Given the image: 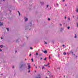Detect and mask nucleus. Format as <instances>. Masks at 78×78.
<instances>
[{
    "label": "nucleus",
    "mask_w": 78,
    "mask_h": 78,
    "mask_svg": "<svg viewBox=\"0 0 78 78\" xmlns=\"http://www.w3.org/2000/svg\"><path fill=\"white\" fill-rule=\"evenodd\" d=\"M48 72H49V73H48V75L49 77H53V76L51 75V73H50V72L49 71H48Z\"/></svg>",
    "instance_id": "nucleus-1"
},
{
    "label": "nucleus",
    "mask_w": 78,
    "mask_h": 78,
    "mask_svg": "<svg viewBox=\"0 0 78 78\" xmlns=\"http://www.w3.org/2000/svg\"><path fill=\"white\" fill-rule=\"evenodd\" d=\"M28 69H30V68H31V66H30V63H28Z\"/></svg>",
    "instance_id": "nucleus-2"
},
{
    "label": "nucleus",
    "mask_w": 78,
    "mask_h": 78,
    "mask_svg": "<svg viewBox=\"0 0 78 78\" xmlns=\"http://www.w3.org/2000/svg\"><path fill=\"white\" fill-rule=\"evenodd\" d=\"M36 78H41L40 74H38L37 76V77Z\"/></svg>",
    "instance_id": "nucleus-3"
},
{
    "label": "nucleus",
    "mask_w": 78,
    "mask_h": 78,
    "mask_svg": "<svg viewBox=\"0 0 78 78\" xmlns=\"http://www.w3.org/2000/svg\"><path fill=\"white\" fill-rule=\"evenodd\" d=\"M43 51L44 53H47V51Z\"/></svg>",
    "instance_id": "nucleus-4"
},
{
    "label": "nucleus",
    "mask_w": 78,
    "mask_h": 78,
    "mask_svg": "<svg viewBox=\"0 0 78 78\" xmlns=\"http://www.w3.org/2000/svg\"><path fill=\"white\" fill-rule=\"evenodd\" d=\"M0 26H1V27H2V25L3 23H1V22H0Z\"/></svg>",
    "instance_id": "nucleus-5"
},
{
    "label": "nucleus",
    "mask_w": 78,
    "mask_h": 78,
    "mask_svg": "<svg viewBox=\"0 0 78 78\" xmlns=\"http://www.w3.org/2000/svg\"><path fill=\"white\" fill-rule=\"evenodd\" d=\"M63 54L64 55H67V53H66L65 52L63 53Z\"/></svg>",
    "instance_id": "nucleus-6"
},
{
    "label": "nucleus",
    "mask_w": 78,
    "mask_h": 78,
    "mask_svg": "<svg viewBox=\"0 0 78 78\" xmlns=\"http://www.w3.org/2000/svg\"><path fill=\"white\" fill-rule=\"evenodd\" d=\"M28 20V18H26L25 20V22H27Z\"/></svg>",
    "instance_id": "nucleus-7"
},
{
    "label": "nucleus",
    "mask_w": 78,
    "mask_h": 78,
    "mask_svg": "<svg viewBox=\"0 0 78 78\" xmlns=\"http://www.w3.org/2000/svg\"><path fill=\"white\" fill-rule=\"evenodd\" d=\"M23 65H24L23 64V65H21V66H20V68L22 67H23Z\"/></svg>",
    "instance_id": "nucleus-8"
},
{
    "label": "nucleus",
    "mask_w": 78,
    "mask_h": 78,
    "mask_svg": "<svg viewBox=\"0 0 78 78\" xmlns=\"http://www.w3.org/2000/svg\"><path fill=\"white\" fill-rule=\"evenodd\" d=\"M3 45H1L0 46V47L1 48H3Z\"/></svg>",
    "instance_id": "nucleus-9"
},
{
    "label": "nucleus",
    "mask_w": 78,
    "mask_h": 78,
    "mask_svg": "<svg viewBox=\"0 0 78 78\" xmlns=\"http://www.w3.org/2000/svg\"><path fill=\"white\" fill-rule=\"evenodd\" d=\"M18 12L19 13V16H20V12L19 11H18Z\"/></svg>",
    "instance_id": "nucleus-10"
},
{
    "label": "nucleus",
    "mask_w": 78,
    "mask_h": 78,
    "mask_svg": "<svg viewBox=\"0 0 78 78\" xmlns=\"http://www.w3.org/2000/svg\"><path fill=\"white\" fill-rule=\"evenodd\" d=\"M40 56H42V53H40L39 54Z\"/></svg>",
    "instance_id": "nucleus-11"
},
{
    "label": "nucleus",
    "mask_w": 78,
    "mask_h": 78,
    "mask_svg": "<svg viewBox=\"0 0 78 78\" xmlns=\"http://www.w3.org/2000/svg\"><path fill=\"white\" fill-rule=\"evenodd\" d=\"M44 61L45 60H47V58H44Z\"/></svg>",
    "instance_id": "nucleus-12"
},
{
    "label": "nucleus",
    "mask_w": 78,
    "mask_h": 78,
    "mask_svg": "<svg viewBox=\"0 0 78 78\" xmlns=\"http://www.w3.org/2000/svg\"><path fill=\"white\" fill-rule=\"evenodd\" d=\"M68 20H69V21H70V18L69 17L68 18Z\"/></svg>",
    "instance_id": "nucleus-13"
},
{
    "label": "nucleus",
    "mask_w": 78,
    "mask_h": 78,
    "mask_svg": "<svg viewBox=\"0 0 78 78\" xmlns=\"http://www.w3.org/2000/svg\"><path fill=\"white\" fill-rule=\"evenodd\" d=\"M76 34H75V38H76Z\"/></svg>",
    "instance_id": "nucleus-14"
},
{
    "label": "nucleus",
    "mask_w": 78,
    "mask_h": 78,
    "mask_svg": "<svg viewBox=\"0 0 78 78\" xmlns=\"http://www.w3.org/2000/svg\"><path fill=\"white\" fill-rule=\"evenodd\" d=\"M31 60H32V62H33V58H31Z\"/></svg>",
    "instance_id": "nucleus-15"
},
{
    "label": "nucleus",
    "mask_w": 78,
    "mask_h": 78,
    "mask_svg": "<svg viewBox=\"0 0 78 78\" xmlns=\"http://www.w3.org/2000/svg\"><path fill=\"white\" fill-rule=\"evenodd\" d=\"M7 30V31H9V28H6Z\"/></svg>",
    "instance_id": "nucleus-16"
},
{
    "label": "nucleus",
    "mask_w": 78,
    "mask_h": 78,
    "mask_svg": "<svg viewBox=\"0 0 78 78\" xmlns=\"http://www.w3.org/2000/svg\"><path fill=\"white\" fill-rule=\"evenodd\" d=\"M76 12H78V9H77L76 10Z\"/></svg>",
    "instance_id": "nucleus-17"
},
{
    "label": "nucleus",
    "mask_w": 78,
    "mask_h": 78,
    "mask_svg": "<svg viewBox=\"0 0 78 78\" xmlns=\"http://www.w3.org/2000/svg\"><path fill=\"white\" fill-rule=\"evenodd\" d=\"M42 69H45V68H44V66H43L42 67Z\"/></svg>",
    "instance_id": "nucleus-18"
},
{
    "label": "nucleus",
    "mask_w": 78,
    "mask_h": 78,
    "mask_svg": "<svg viewBox=\"0 0 78 78\" xmlns=\"http://www.w3.org/2000/svg\"><path fill=\"white\" fill-rule=\"evenodd\" d=\"M49 58L51 59V57H50V56H49Z\"/></svg>",
    "instance_id": "nucleus-19"
},
{
    "label": "nucleus",
    "mask_w": 78,
    "mask_h": 78,
    "mask_svg": "<svg viewBox=\"0 0 78 78\" xmlns=\"http://www.w3.org/2000/svg\"><path fill=\"white\" fill-rule=\"evenodd\" d=\"M44 66H48L47 65H44Z\"/></svg>",
    "instance_id": "nucleus-20"
},
{
    "label": "nucleus",
    "mask_w": 78,
    "mask_h": 78,
    "mask_svg": "<svg viewBox=\"0 0 78 78\" xmlns=\"http://www.w3.org/2000/svg\"><path fill=\"white\" fill-rule=\"evenodd\" d=\"M36 55H38V53H36Z\"/></svg>",
    "instance_id": "nucleus-21"
},
{
    "label": "nucleus",
    "mask_w": 78,
    "mask_h": 78,
    "mask_svg": "<svg viewBox=\"0 0 78 78\" xmlns=\"http://www.w3.org/2000/svg\"><path fill=\"white\" fill-rule=\"evenodd\" d=\"M68 29H69L70 28V27H68Z\"/></svg>",
    "instance_id": "nucleus-22"
},
{
    "label": "nucleus",
    "mask_w": 78,
    "mask_h": 78,
    "mask_svg": "<svg viewBox=\"0 0 78 78\" xmlns=\"http://www.w3.org/2000/svg\"><path fill=\"white\" fill-rule=\"evenodd\" d=\"M2 51V50L1 49H0V51Z\"/></svg>",
    "instance_id": "nucleus-23"
},
{
    "label": "nucleus",
    "mask_w": 78,
    "mask_h": 78,
    "mask_svg": "<svg viewBox=\"0 0 78 78\" xmlns=\"http://www.w3.org/2000/svg\"><path fill=\"white\" fill-rule=\"evenodd\" d=\"M31 56V54H30L29 55V56Z\"/></svg>",
    "instance_id": "nucleus-24"
},
{
    "label": "nucleus",
    "mask_w": 78,
    "mask_h": 78,
    "mask_svg": "<svg viewBox=\"0 0 78 78\" xmlns=\"http://www.w3.org/2000/svg\"><path fill=\"white\" fill-rule=\"evenodd\" d=\"M50 20V18H48V20Z\"/></svg>",
    "instance_id": "nucleus-25"
},
{
    "label": "nucleus",
    "mask_w": 78,
    "mask_h": 78,
    "mask_svg": "<svg viewBox=\"0 0 78 78\" xmlns=\"http://www.w3.org/2000/svg\"><path fill=\"white\" fill-rule=\"evenodd\" d=\"M77 27H78V23H77Z\"/></svg>",
    "instance_id": "nucleus-26"
},
{
    "label": "nucleus",
    "mask_w": 78,
    "mask_h": 78,
    "mask_svg": "<svg viewBox=\"0 0 78 78\" xmlns=\"http://www.w3.org/2000/svg\"><path fill=\"white\" fill-rule=\"evenodd\" d=\"M62 46H63V47H64V46H65V45H64V44H63L62 45Z\"/></svg>",
    "instance_id": "nucleus-27"
},
{
    "label": "nucleus",
    "mask_w": 78,
    "mask_h": 78,
    "mask_svg": "<svg viewBox=\"0 0 78 78\" xmlns=\"http://www.w3.org/2000/svg\"><path fill=\"white\" fill-rule=\"evenodd\" d=\"M66 18L67 17L66 16L65 17V19H66Z\"/></svg>",
    "instance_id": "nucleus-28"
},
{
    "label": "nucleus",
    "mask_w": 78,
    "mask_h": 78,
    "mask_svg": "<svg viewBox=\"0 0 78 78\" xmlns=\"http://www.w3.org/2000/svg\"><path fill=\"white\" fill-rule=\"evenodd\" d=\"M48 65H49V63H48L47 65L48 66Z\"/></svg>",
    "instance_id": "nucleus-29"
},
{
    "label": "nucleus",
    "mask_w": 78,
    "mask_h": 78,
    "mask_svg": "<svg viewBox=\"0 0 78 78\" xmlns=\"http://www.w3.org/2000/svg\"><path fill=\"white\" fill-rule=\"evenodd\" d=\"M42 58H41V60H42Z\"/></svg>",
    "instance_id": "nucleus-30"
},
{
    "label": "nucleus",
    "mask_w": 78,
    "mask_h": 78,
    "mask_svg": "<svg viewBox=\"0 0 78 78\" xmlns=\"http://www.w3.org/2000/svg\"><path fill=\"white\" fill-rule=\"evenodd\" d=\"M48 5H47V8H48Z\"/></svg>",
    "instance_id": "nucleus-31"
},
{
    "label": "nucleus",
    "mask_w": 78,
    "mask_h": 78,
    "mask_svg": "<svg viewBox=\"0 0 78 78\" xmlns=\"http://www.w3.org/2000/svg\"><path fill=\"white\" fill-rule=\"evenodd\" d=\"M45 44H47V42H45Z\"/></svg>",
    "instance_id": "nucleus-32"
},
{
    "label": "nucleus",
    "mask_w": 78,
    "mask_h": 78,
    "mask_svg": "<svg viewBox=\"0 0 78 78\" xmlns=\"http://www.w3.org/2000/svg\"><path fill=\"white\" fill-rule=\"evenodd\" d=\"M30 70H29V73H30Z\"/></svg>",
    "instance_id": "nucleus-33"
},
{
    "label": "nucleus",
    "mask_w": 78,
    "mask_h": 78,
    "mask_svg": "<svg viewBox=\"0 0 78 78\" xmlns=\"http://www.w3.org/2000/svg\"><path fill=\"white\" fill-rule=\"evenodd\" d=\"M30 49H33V48L30 47Z\"/></svg>",
    "instance_id": "nucleus-34"
},
{
    "label": "nucleus",
    "mask_w": 78,
    "mask_h": 78,
    "mask_svg": "<svg viewBox=\"0 0 78 78\" xmlns=\"http://www.w3.org/2000/svg\"><path fill=\"white\" fill-rule=\"evenodd\" d=\"M17 51H15V53H17Z\"/></svg>",
    "instance_id": "nucleus-35"
},
{
    "label": "nucleus",
    "mask_w": 78,
    "mask_h": 78,
    "mask_svg": "<svg viewBox=\"0 0 78 78\" xmlns=\"http://www.w3.org/2000/svg\"><path fill=\"white\" fill-rule=\"evenodd\" d=\"M60 26H62V24H60Z\"/></svg>",
    "instance_id": "nucleus-36"
},
{
    "label": "nucleus",
    "mask_w": 78,
    "mask_h": 78,
    "mask_svg": "<svg viewBox=\"0 0 78 78\" xmlns=\"http://www.w3.org/2000/svg\"><path fill=\"white\" fill-rule=\"evenodd\" d=\"M1 39H3V37H2L1 38Z\"/></svg>",
    "instance_id": "nucleus-37"
},
{
    "label": "nucleus",
    "mask_w": 78,
    "mask_h": 78,
    "mask_svg": "<svg viewBox=\"0 0 78 78\" xmlns=\"http://www.w3.org/2000/svg\"><path fill=\"white\" fill-rule=\"evenodd\" d=\"M12 68H14V66H13L12 67Z\"/></svg>",
    "instance_id": "nucleus-38"
},
{
    "label": "nucleus",
    "mask_w": 78,
    "mask_h": 78,
    "mask_svg": "<svg viewBox=\"0 0 78 78\" xmlns=\"http://www.w3.org/2000/svg\"><path fill=\"white\" fill-rule=\"evenodd\" d=\"M38 67H39V68H41V66H39Z\"/></svg>",
    "instance_id": "nucleus-39"
},
{
    "label": "nucleus",
    "mask_w": 78,
    "mask_h": 78,
    "mask_svg": "<svg viewBox=\"0 0 78 78\" xmlns=\"http://www.w3.org/2000/svg\"><path fill=\"white\" fill-rule=\"evenodd\" d=\"M65 1V0H63V2H64Z\"/></svg>",
    "instance_id": "nucleus-40"
},
{
    "label": "nucleus",
    "mask_w": 78,
    "mask_h": 78,
    "mask_svg": "<svg viewBox=\"0 0 78 78\" xmlns=\"http://www.w3.org/2000/svg\"><path fill=\"white\" fill-rule=\"evenodd\" d=\"M73 18H74V17H75V16H73Z\"/></svg>",
    "instance_id": "nucleus-41"
},
{
    "label": "nucleus",
    "mask_w": 78,
    "mask_h": 78,
    "mask_svg": "<svg viewBox=\"0 0 78 78\" xmlns=\"http://www.w3.org/2000/svg\"><path fill=\"white\" fill-rule=\"evenodd\" d=\"M57 6H58V4H57Z\"/></svg>",
    "instance_id": "nucleus-42"
},
{
    "label": "nucleus",
    "mask_w": 78,
    "mask_h": 78,
    "mask_svg": "<svg viewBox=\"0 0 78 78\" xmlns=\"http://www.w3.org/2000/svg\"><path fill=\"white\" fill-rule=\"evenodd\" d=\"M35 67H36V69H37V66H36Z\"/></svg>",
    "instance_id": "nucleus-43"
},
{
    "label": "nucleus",
    "mask_w": 78,
    "mask_h": 78,
    "mask_svg": "<svg viewBox=\"0 0 78 78\" xmlns=\"http://www.w3.org/2000/svg\"><path fill=\"white\" fill-rule=\"evenodd\" d=\"M48 67H49V68L50 67V66H48Z\"/></svg>",
    "instance_id": "nucleus-44"
},
{
    "label": "nucleus",
    "mask_w": 78,
    "mask_h": 78,
    "mask_svg": "<svg viewBox=\"0 0 78 78\" xmlns=\"http://www.w3.org/2000/svg\"><path fill=\"white\" fill-rule=\"evenodd\" d=\"M27 60V59L26 58V59H25V60Z\"/></svg>",
    "instance_id": "nucleus-45"
},
{
    "label": "nucleus",
    "mask_w": 78,
    "mask_h": 78,
    "mask_svg": "<svg viewBox=\"0 0 78 78\" xmlns=\"http://www.w3.org/2000/svg\"><path fill=\"white\" fill-rule=\"evenodd\" d=\"M35 73H36V71H35Z\"/></svg>",
    "instance_id": "nucleus-46"
},
{
    "label": "nucleus",
    "mask_w": 78,
    "mask_h": 78,
    "mask_svg": "<svg viewBox=\"0 0 78 78\" xmlns=\"http://www.w3.org/2000/svg\"><path fill=\"white\" fill-rule=\"evenodd\" d=\"M3 1H5V0H3Z\"/></svg>",
    "instance_id": "nucleus-47"
},
{
    "label": "nucleus",
    "mask_w": 78,
    "mask_h": 78,
    "mask_svg": "<svg viewBox=\"0 0 78 78\" xmlns=\"http://www.w3.org/2000/svg\"><path fill=\"white\" fill-rule=\"evenodd\" d=\"M64 77H65V76H64Z\"/></svg>",
    "instance_id": "nucleus-48"
},
{
    "label": "nucleus",
    "mask_w": 78,
    "mask_h": 78,
    "mask_svg": "<svg viewBox=\"0 0 78 78\" xmlns=\"http://www.w3.org/2000/svg\"><path fill=\"white\" fill-rule=\"evenodd\" d=\"M77 19H78V17H77Z\"/></svg>",
    "instance_id": "nucleus-49"
},
{
    "label": "nucleus",
    "mask_w": 78,
    "mask_h": 78,
    "mask_svg": "<svg viewBox=\"0 0 78 78\" xmlns=\"http://www.w3.org/2000/svg\"><path fill=\"white\" fill-rule=\"evenodd\" d=\"M29 30H30V29H29Z\"/></svg>",
    "instance_id": "nucleus-50"
},
{
    "label": "nucleus",
    "mask_w": 78,
    "mask_h": 78,
    "mask_svg": "<svg viewBox=\"0 0 78 78\" xmlns=\"http://www.w3.org/2000/svg\"><path fill=\"white\" fill-rule=\"evenodd\" d=\"M58 69H59V68H58Z\"/></svg>",
    "instance_id": "nucleus-51"
},
{
    "label": "nucleus",
    "mask_w": 78,
    "mask_h": 78,
    "mask_svg": "<svg viewBox=\"0 0 78 78\" xmlns=\"http://www.w3.org/2000/svg\"><path fill=\"white\" fill-rule=\"evenodd\" d=\"M46 78H47L48 77H46Z\"/></svg>",
    "instance_id": "nucleus-52"
},
{
    "label": "nucleus",
    "mask_w": 78,
    "mask_h": 78,
    "mask_svg": "<svg viewBox=\"0 0 78 78\" xmlns=\"http://www.w3.org/2000/svg\"><path fill=\"white\" fill-rule=\"evenodd\" d=\"M34 66H35V65H34Z\"/></svg>",
    "instance_id": "nucleus-53"
}]
</instances>
